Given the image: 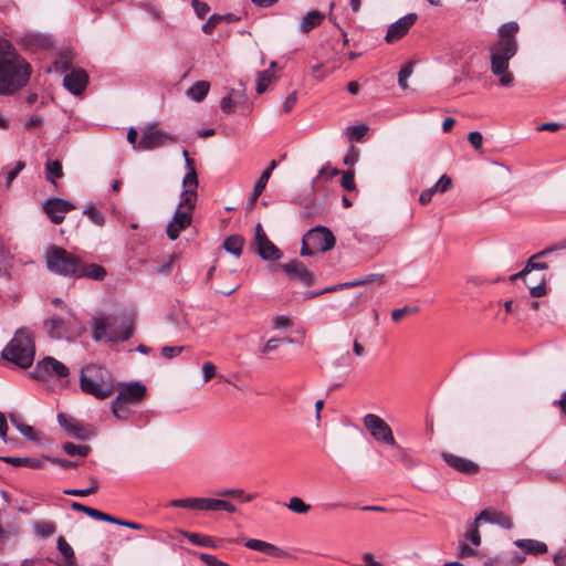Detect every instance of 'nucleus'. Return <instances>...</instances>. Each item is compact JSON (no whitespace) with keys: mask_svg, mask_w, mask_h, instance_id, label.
Wrapping results in <instances>:
<instances>
[{"mask_svg":"<svg viewBox=\"0 0 566 566\" xmlns=\"http://www.w3.org/2000/svg\"><path fill=\"white\" fill-rule=\"evenodd\" d=\"M31 69L12 43L0 36V95H12L30 78Z\"/></svg>","mask_w":566,"mask_h":566,"instance_id":"obj_1","label":"nucleus"},{"mask_svg":"<svg viewBox=\"0 0 566 566\" xmlns=\"http://www.w3.org/2000/svg\"><path fill=\"white\" fill-rule=\"evenodd\" d=\"M1 356L3 359L20 368H29L33 364L35 356L34 335L32 331L28 327L17 329L12 339L2 349Z\"/></svg>","mask_w":566,"mask_h":566,"instance_id":"obj_2","label":"nucleus"},{"mask_svg":"<svg viewBox=\"0 0 566 566\" xmlns=\"http://www.w3.org/2000/svg\"><path fill=\"white\" fill-rule=\"evenodd\" d=\"M80 387L83 392L97 399H105L115 390L111 373L95 364L87 365L81 369Z\"/></svg>","mask_w":566,"mask_h":566,"instance_id":"obj_3","label":"nucleus"},{"mask_svg":"<svg viewBox=\"0 0 566 566\" xmlns=\"http://www.w3.org/2000/svg\"><path fill=\"white\" fill-rule=\"evenodd\" d=\"M132 335V322L125 316L108 315L94 321L93 338L97 342H126Z\"/></svg>","mask_w":566,"mask_h":566,"instance_id":"obj_4","label":"nucleus"},{"mask_svg":"<svg viewBox=\"0 0 566 566\" xmlns=\"http://www.w3.org/2000/svg\"><path fill=\"white\" fill-rule=\"evenodd\" d=\"M80 263V258L61 247L53 245L45 253L48 270L62 276L76 277Z\"/></svg>","mask_w":566,"mask_h":566,"instance_id":"obj_5","label":"nucleus"},{"mask_svg":"<svg viewBox=\"0 0 566 566\" xmlns=\"http://www.w3.org/2000/svg\"><path fill=\"white\" fill-rule=\"evenodd\" d=\"M514 44L505 43L502 46L493 44L491 48V72L499 76V84L509 87L514 82V76L509 72V62L516 54Z\"/></svg>","mask_w":566,"mask_h":566,"instance_id":"obj_6","label":"nucleus"},{"mask_svg":"<svg viewBox=\"0 0 566 566\" xmlns=\"http://www.w3.org/2000/svg\"><path fill=\"white\" fill-rule=\"evenodd\" d=\"M185 164L187 172L182 178V187L184 190L180 193L179 203L177 209H182L185 211H192L196 208L198 193V175L195 168L192 160L189 157L187 150H184Z\"/></svg>","mask_w":566,"mask_h":566,"instance_id":"obj_7","label":"nucleus"},{"mask_svg":"<svg viewBox=\"0 0 566 566\" xmlns=\"http://www.w3.org/2000/svg\"><path fill=\"white\" fill-rule=\"evenodd\" d=\"M45 328L50 337L67 340L76 338L84 331L83 325L73 315L66 318L54 316L45 322Z\"/></svg>","mask_w":566,"mask_h":566,"instance_id":"obj_8","label":"nucleus"},{"mask_svg":"<svg viewBox=\"0 0 566 566\" xmlns=\"http://www.w3.org/2000/svg\"><path fill=\"white\" fill-rule=\"evenodd\" d=\"M174 143H176L174 136L159 129L155 124H147L142 130L138 150H150Z\"/></svg>","mask_w":566,"mask_h":566,"instance_id":"obj_9","label":"nucleus"},{"mask_svg":"<svg viewBox=\"0 0 566 566\" xmlns=\"http://www.w3.org/2000/svg\"><path fill=\"white\" fill-rule=\"evenodd\" d=\"M363 422L376 441L392 447L396 446L392 430L381 417L374 413H367L363 418Z\"/></svg>","mask_w":566,"mask_h":566,"instance_id":"obj_10","label":"nucleus"},{"mask_svg":"<svg viewBox=\"0 0 566 566\" xmlns=\"http://www.w3.org/2000/svg\"><path fill=\"white\" fill-rule=\"evenodd\" d=\"M32 374L36 379H46L52 377L61 379L66 378L70 374V370L60 360L48 356L36 364V367Z\"/></svg>","mask_w":566,"mask_h":566,"instance_id":"obj_11","label":"nucleus"},{"mask_svg":"<svg viewBox=\"0 0 566 566\" xmlns=\"http://www.w3.org/2000/svg\"><path fill=\"white\" fill-rule=\"evenodd\" d=\"M307 242L313 245L317 252H326L335 247L336 239L331 230L325 227H315L304 234Z\"/></svg>","mask_w":566,"mask_h":566,"instance_id":"obj_12","label":"nucleus"},{"mask_svg":"<svg viewBox=\"0 0 566 566\" xmlns=\"http://www.w3.org/2000/svg\"><path fill=\"white\" fill-rule=\"evenodd\" d=\"M57 422L65 432L73 438L86 440L94 436V431L90 426H85L81 421L65 413L60 412L57 415Z\"/></svg>","mask_w":566,"mask_h":566,"instance_id":"obj_13","label":"nucleus"},{"mask_svg":"<svg viewBox=\"0 0 566 566\" xmlns=\"http://www.w3.org/2000/svg\"><path fill=\"white\" fill-rule=\"evenodd\" d=\"M72 201L62 198H51L43 203V210L54 224H60L65 219V213L74 210Z\"/></svg>","mask_w":566,"mask_h":566,"instance_id":"obj_14","label":"nucleus"},{"mask_svg":"<svg viewBox=\"0 0 566 566\" xmlns=\"http://www.w3.org/2000/svg\"><path fill=\"white\" fill-rule=\"evenodd\" d=\"M255 244L263 260H279L282 256L280 249L269 240L260 223L255 226Z\"/></svg>","mask_w":566,"mask_h":566,"instance_id":"obj_15","label":"nucleus"},{"mask_svg":"<svg viewBox=\"0 0 566 566\" xmlns=\"http://www.w3.org/2000/svg\"><path fill=\"white\" fill-rule=\"evenodd\" d=\"M281 270L290 277L310 286L314 282L313 273L298 260H292L280 265Z\"/></svg>","mask_w":566,"mask_h":566,"instance_id":"obj_16","label":"nucleus"},{"mask_svg":"<svg viewBox=\"0 0 566 566\" xmlns=\"http://www.w3.org/2000/svg\"><path fill=\"white\" fill-rule=\"evenodd\" d=\"M192 222V213L182 209H176L172 219L168 222L166 228L167 237L170 240H176L180 232L187 229Z\"/></svg>","mask_w":566,"mask_h":566,"instance_id":"obj_17","label":"nucleus"},{"mask_svg":"<svg viewBox=\"0 0 566 566\" xmlns=\"http://www.w3.org/2000/svg\"><path fill=\"white\" fill-rule=\"evenodd\" d=\"M416 21V13H408L405 17L398 19L396 22L389 25L385 38L386 41L388 43H394L400 40L408 33L409 29L415 24Z\"/></svg>","mask_w":566,"mask_h":566,"instance_id":"obj_18","label":"nucleus"},{"mask_svg":"<svg viewBox=\"0 0 566 566\" xmlns=\"http://www.w3.org/2000/svg\"><path fill=\"white\" fill-rule=\"evenodd\" d=\"M146 395V387L140 382H128L118 386L117 399L129 405H136L142 401Z\"/></svg>","mask_w":566,"mask_h":566,"instance_id":"obj_19","label":"nucleus"},{"mask_svg":"<svg viewBox=\"0 0 566 566\" xmlns=\"http://www.w3.org/2000/svg\"><path fill=\"white\" fill-rule=\"evenodd\" d=\"M88 83V75L82 69H74L64 76L63 85L73 95H81Z\"/></svg>","mask_w":566,"mask_h":566,"instance_id":"obj_20","label":"nucleus"},{"mask_svg":"<svg viewBox=\"0 0 566 566\" xmlns=\"http://www.w3.org/2000/svg\"><path fill=\"white\" fill-rule=\"evenodd\" d=\"M244 546L249 549L256 551L273 557H286L289 555L282 548L261 539H248L244 543Z\"/></svg>","mask_w":566,"mask_h":566,"instance_id":"obj_21","label":"nucleus"},{"mask_svg":"<svg viewBox=\"0 0 566 566\" xmlns=\"http://www.w3.org/2000/svg\"><path fill=\"white\" fill-rule=\"evenodd\" d=\"M518 24L514 21L502 24L499 29L500 39L494 44L499 46L505 43L514 44V50L517 51L518 44L515 34L518 32Z\"/></svg>","mask_w":566,"mask_h":566,"instance_id":"obj_22","label":"nucleus"},{"mask_svg":"<svg viewBox=\"0 0 566 566\" xmlns=\"http://www.w3.org/2000/svg\"><path fill=\"white\" fill-rule=\"evenodd\" d=\"M475 522H489L506 530H510L513 526L512 520L506 514L502 512H490L488 510L481 511L475 517Z\"/></svg>","mask_w":566,"mask_h":566,"instance_id":"obj_23","label":"nucleus"},{"mask_svg":"<svg viewBox=\"0 0 566 566\" xmlns=\"http://www.w3.org/2000/svg\"><path fill=\"white\" fill-rule=\"evenodd\" d=\"M514 545L521 548L523 553L534 556L544 555L548 552V547L544 542L532 538L516 539Z\"/></svg>","mask_w":566,"mask_h":566,"instance_id":"obj_24","label":"nucleus"},{"mask_svg":"<svg viewBox=\"0 0 566 566\" xmlns=\"http://www.w3.org/2000/svg\"><path fill=\"white\" fill-rule=\"evenodd\" d=\"M563 248H566V244L549 247V248L544 249L543 251H539V252L533 254L526 262V265H525L526 271L528 273H531L534 270H547L548 264L546 262H536V260L548 255L549 253H552L553 251H555L557 249H563Z\"/></svg>","mask_w":566,"mask_h":566,"instance_id":"obj_25","label":"nucleus"},{"mask_svg":"<svg viewBox=\"0 0 566 566\" xmlns=\"http://www.w3.org/2000/svg\"><path fill=\"white\" fill-rule=\"evenodd\" d=\"M106 276V270L96 263L85 264L81 261L76 277H88L101 281Z\"/></svg>","mask_w":566,"mask_h":566,"instance_id":"obj_26","label":"nucleus"},{"mask_svg":"<svg viewBox=\"0 0 566 566\" xmlns=\"http://www.w3.org/2000/svg\"><path fill=\"white\" fill-rule=\"evenodd\" d=\"M325 15L318 10L308 11L301 21L300 30L303 33H308L314 28L318 27L324 20Z\"/></svg>","mask_w":566,"mask_h":566,"instance_id":"obj_27","label":"nucleus"},{"mask_svg":"<svg viewBox=\"0 0 566 566\" xmlns=\"http://www.w3.org/2000/svg\"><path fill=\"white\" fill-rule=\"evenodd\" d=\"M11 423L17 430L31 442H41L43 434L34 427L25 424L15 418H11Z\"/></svg>","mask_w":566,"mask_h":566,"instance_id":"obj_28","label":"nucleus"},{"mask_svg":"<svg viewBox=\"0 0 566 566\" xmlns=\"http://www.w3.org/2000/svg\"><path fill=\"white\" fill-rule=\"evenodd\" d=\"M210 84L207 81H198L187 90V96L195 102H201L209 93Z\"/></svg>","mask_w":566,"mask_h":566,"instance_id":"obj_29","label":"nucleus"},{"mask_svg":"<svg viewBox=\"0 0 566 566\" xmlns=\"http://www.w3.org/2000/svg\"><path fill=\"white\" fill-rule=\"evenodd\" d=\"M64 453L69 457L86 458L91 454V447L87 444H76L73 442H65L62 446Z\"/></svg>","mask_w":566,"mask_h":566,"instance_id":"obj_30","label":"nucleus"},{"mask_svg":"<svg viewBox=\"0 0 566 566\" xmlns=\"http://www.w3.org/2000/svg\"><path fill=\"white\" fill-rule=\"evenodd\" d=\"M181 534L193 545L216 548L218 545L208 535L182 531Z\"/></svg>","mask_w":566,"mask_h":566,"instance_id":"obj_31","label":"nucleus"},{"mask_svg":"<svg viewBox=\"0 0 566 566\" xmlns=\"http://www.w3.org/2000/svg\"><path fill=\"white\" fill-rule=\"evenodd\" d=\"M448 467L464 475H474L480 471L476 462H447Z\"/></svg>","mask_w":566,"mask_h":566,"instance_id":"obj_32","label":"nucleus"},{"mask_svg":"<svg viewBox=\"0 0 566 566\" xmlns=\"http://www.w3.org/2000/svg\"><path fill=\"white\" fill-rule=\"evenodd\" d=\"M269 179H270L269 178V172L268 171H263L261 174V176L258 178V180L255 181L253 190H252V192L250 195V198H249V202H250L251 207H253L255 205L258 198L261 196V193L265 189V186H266Z\"/></svg>","mask_w":566,"mask_h":566,"instance_id":"obj_33","label":"nucleus"},{"mask_svg":"<svg viewBox=\"0 0 566 566\" xmlns=\"http://www.w3.org/2000/svg\"><path fill=\"white\" fill-rule=\"evenodd\" d=\"M45 174L48 180L55 186V178L63 177L62 164L59 160H48L45 164Z\"/></svg>","mask_w":566,"mask_h":566,"instance_id":"obj_34","label":"nucleus"},{"mask_svg":"<svg viewBox=\"0 0 566 566\" xmlns=\"http://www.w3.org/2000/svg\"><path fill=\"white\" fill-rule=\"evenodd\" d=\"M371 282H379V283H381L382 282V275L381 274H375V273L368 274V275L361 276L359 279H356V280H353V281H348L346 283H342V284H339V287L340 289H352V287L365 285L367 283H371Z\"/></svg>","mask_w":566,"mask_h":566,"instance_id":"obj_35","label":"nucleus"},{"mask_svg":"<svg viewBox=\"0 0 566 566\" xmlns=\"http://www.w3.org/2000/svg\"><path fill=\"white\" fill-rule=\"evenodd\" d=\"M227 252L239 256L242 253L243 239L240 235H230L223 242Z\"/></svg>","mask_w":566,"mask_h":566,"instance_id":"obj_36","label":"nucleus"},{"mask_svg":"<svg viewBox=\"0 0 566 566\" xmlns=\"http://www.w3.org/2000/svg\"><path fill=\"white\" fill-rule=\"evenodd\" d=\"M129 406V403L119 401L117 398H115L112 401V412L116 419L126 420L132 413Z\"/></svg>","mask_w":566,"mask_h":566,"instance_id":"obj_37","label":"nucleus"},{"mask_svg":"<svg viewBox=\"0 0 566 566\" xmlns=\"http://www.w3.org/2000/svg\"><path fill=\"white\" fill-rule=\"evenodd\" d=\"M273 77H274V74L271 70H264V71H261L258 73V78H256L258 94H262L268 90Z\"/></svg>","mask_w":566,"mask_h":566,"instance_id":"obj_38","label":"nucleus"},{"mask_svg":"<svg viewBox=\"0 0 566 566\" xmlns=\"http://www.w3.org/2000/svg\"><path fill=\"white\" fill-rule=\"evenodd\" d=\"M83 214L98 227H103L105 224V216L93 205L86 206L83 210Z\"/></svg>","mask_w":566,"mask_h":566,"instance_id":"obj_39","label":"nucleus"},{"mask_svg":"<svg viewBox=\"0 0 566 566\" xmlns=\"http://www.w3.org/2000/svg\"><path fill=\"white\" fill-rule=\"evenodd\" d=\"M169 506L184 507V509H189V510H193V511H199L200 510V497L176 499L169 503Z\"/></svg>","mask_w":566,"mask_h":566,"instance_id":"obj_40","label":"nucleus"},{"mask_svg":"<svg viewBox=\"0 0 566 566\" xmlns=\"http://www.w3.org/2000/svg\"><path fill=\"white\" fill-rule=\"evenodd\" d=\"M56 548L64 558V562L75 560L74 551L63 536L57 538Z\"/></svg>","mask_w":566,"mask_h":566,"instance_id":"obj_41","label":"nucleus"},{"mask_svg":"<svg viewBox=\"0 0 566 566\" xmlns=\"http://www.w3.org/2000/svg\"><path fill=\"white\" fill-rule=\"evenodd\" d=\"M222 20H231V14H227V15L212 14V15H210L208 21L205 24H202L201 31L206 34L212 33V31L216 29V27Z\"/></svg>","mask_w":566,"mask_h":566,"instance_id":"obj_42","label":"nucleus"},{"mask_svg":"<svg viewBox=\"0 0 566 566\" xmlns=\"http://www.w3.org/2000/svg\"><path fill=\"white\" fill-rule=\"evenodd\" d=\"M286 507L298 514H306L311 510V505L306 504L301 497L293 496L286 504Z\"/></svg>","mask_w":566,"mask_h":566,"instance_id":"obj_43","label":"nucleus"},{"mask_svg":"<svg viewBox=\"0 0 566 566\" xmlns=\"http://www.w3.org/2000/svg\"><path fill=\"white\" fill-rule=\"evenodd\" d=\"M481 522H475V518L470 523L469 528L465 533V538L470 541L474 546H479L481 544V536L479 532V524Z\"/></svg>","mask_w":566,"mask_h":566,"instance_id":"obj_44","label":"nucleus"},{"mask_svg":"<svg viewBox=\"0 0 566 566\" xmlns=\"http://www.w3.org/2000/svg\"><path fill=\"white\" fill-rule=\"evenodd\" d=\"M413 72V63H408L401 67L398 73V85L401 90H406L408 87L407 80L411 76Z\"/></svg>","mask_w":566,"mask_h":566,"instance_id":"obj_45","label":"nucleus"},{"mask_svg":"<svg viewBox=\"0 0 566 566\" xmlns=\"http://www.w3.org/2000/svg\"><path fill=\"white\" fill-rule=\"evenodd\" d=\"M536 476L547 481H558L564 476V472L560 470L538 469Z\"/></svg>","mask_w":566,"mask_h":566,"instance_id":"obj_46","label":"nucleus"},{"mask_svg":"<svg viewBox=\"0 0 566 566\" xmlns=\"http://www.w3.org/2000/svg\"><path fill=\"white\" fill-rule=\"evenodd\" d=\"M98 489L97 480H93V488L87 489H66L63 491L66 495H73V496H87L91 494H94Z\"/></svg>","mask_w":566,"mask_h":566,"instance_id":"obj_47","label":"nucleus"},{"mask_svg":"<svg viewBox=\"0 0 566 566\" xmlns=\"http://www.w3.org/2000/svg\"><path fill=\"white\" fill-rule=\"evenodd\" d=\"M452 188V180L448 175H442L431 189L434 193H444Z\"/></svg>","mask_w":566,"mask_h":566,"instance_id":"obj_48","label":"nucleus"},{"mask_svg":"<svg viewBox=\"0 0 566 566\" xmlns=\"http://www.w3.org/2000/svg\"><path fill=\"white\" fill-rule=\"evenodd\" d=\"M368 127L366 125L348 126L346 134L350 139L360 140L367 133Z\"/></svg>","mask_w":566,"mask_h":566,"instance_id":"obj_49","label":"nucleus"},{"mask_svg":"<svg viewBox=\"0 0 566 566\" xmlns=\"http://www.w3.org/2000/svg\"><path fill=\"white\" fill-rule=\"evenodd\" d=\"M36 535L42 538L49 537L55 533V527L49 522H40L34 526Z\"/></svg>","mask_w":566,"mask_h":566,"instance_id":"obj_50","label":"nucleus"},{"mask_svg":"<svg viewBox=\"0 0 566 566\" xmlns=\"http://www.w3.org/2000/svg\"><path fill=\"white\" fill-rule=\"evenodd\" d=\"M177 256L175 254L168 255L165 260H163L156 268V272L164 274L169 273L172 269L174 263L176 262Z\"/></svg>","mask_w":566,"mask_h":566,"instance_id":"obj_51","label":"nucleus"},{"mask_svg":"<svg viewBox=\"0 0 566 566\" xmlns=\"http://www.w3.org/2000/svg\"><path fill=\"white\" fill-rule=\"evenodd\" d=\"M220 500L211 497H200L199 511H219Z\"/></svg>","mask_w":566,"mask_h":566,"instance_id":"obj_52","label":"nucleus"},{"mask_svg":"<svg viewBox=\"0 0 566 566\" xmlns=\"http://www.w3.org/2000/svg\"><path fill=\"white\" fill-rule=\"evenodd\" d=\"M340 185L343 188H345L348 191L355 190V180H354V171L348 170L344 171L342 175Z\"/></svg>","mask_w":566,"mask_h":566,"instance_id":"obj_53","label":"nucleus"},{"mask_svg":"<svg viewBox=\"0 0 566 566\" xmlns=\"http://www.w3.org/2000/svg\"><path fill=\"white\" fill-rule=\"evenodd\" d=\"M184 349H185L184 346H164L161 348V355L166 359H171V358L177 357L178 355H180L184 352Z\"/></svg>","mask_w":566,"mask_h":566,"instance_id":"obj_54","label":"nucleus"},{"mask_svg":"<svg viewBox=\"0 0 566 566\" xmlns=\"http://www.w3.org/2000/svg\"><path fill=\"white\" fill-rule=\"evenodd\" d=\"M417 311H418L417 307H408V306L396 308L391 312V318L395 322H399L406 315L416 313Z\"/></svg>","mask_w":566,"mask_h":566,"instance_id":"obj_55","label":"nucleus"},{"mask_svg":"<svg viewBox=\"0 0 566 566\" xmlns=\"http://www.w3.org/2000/svg\"><path fill=\"white\" fill-rule=\"evenodd\" d=\"M192 8L199 19H203L207 13L210 11V7L206 2H201L199 0H192Z\"/></svg>","mask_w":566,"mask_h":566,"instance_id":"obj_56","label":"nucleus"},{"mask_svg":"<svg viewBox=\"0 0 566 566\" xmlns=\"http://www.w3.org/2000/svg\"><path fill=\"white\" fill-rule=\"evenodd\" d=\"M200 559L206 566H230L229 564L219 560L216 556L206 553L200 555Z\"/></svg>","mask_w":566,"mask_h":566,"instance_id":"obj_57","label":"nucleus"},{"mask_svg":"<svg viewBox=\"0 0 566 566\" xmlns=\"http://www.w3.org/2000/svg\"><path fill=\"white\" fill-rule=\"evenodd\" d=\"M530 294H531L532 297H542V296H544L546 294V279L543 277L537 285L532 286L530 289Z\"/></svg>","mask_w":566,"mask_h":566,"instance_id":"obj_58","label":"nucleus"},{"mask_svg":"<svg viewBox=\"0 0 566 566\" xmlns=\"http://www.w3.org/2000/svg\"><path fill=\"white\" fill-rule=\"evenodd\" d=\"M8 421L3 412L0 411V437L4 443L12 442V439L7 436Z\"/></svg>","mask_w":566,"mask_h":566,"instance_id":"obj_59","label":"nucleus"},{"mask_svg":"<svg viewBox=\"0 0 566 566\" xmlns=\"http://www.w3.org/2000/svg\"><path fill=\"white\" fill-rule=\"evenodd\" d=\"M232 93H233V90L231 91L230 94H228L227 96L222 97L221 102H220V108L226 114H230V113L233 112Z\"/></svg>","mask_w":566,"mask_h":566,"instance_id":"obj_60","label":"nucleus"},{"mask_svg":"<svg viewBox=\"0 0 566 566\" xmlns=\"http://www.w3.org/2000/svg\"><path fill=\"white\" fill-rule=\"evenodd\" d=\"M468 140L475 150H480L482 148L483 137L481 133L471 132L468 136Z\"/></svg>","mask_w":566,"mask_h":566,"instance_id":"obj_61","label":"nucleus"},{"mask_svg":"<svg viewBox=\"0 0 566 566\" xmlns=\"http://www.w3.org/2000/svg\"><path fill=\"white\" fill-rule=\"evenodd\" d=\"M290 326H292V322L284 315H277L273 318V328L275 329L287 328Z\"/></svg>","mask_w":566,"mask_h":566,"instance_id":"obj_62","label":"nucleus"},{"mask_svg":"<svg viewBox=\"0 0 566 566\" xmlns=\"http://www.w3.org/2000/svg\"><path fill=\"white\" fill-rule=\"evenodd\" d=\"M296 102H297V93L294 91L291 94H289L287 97L285 98V101L283 103V111L285 113H290L293 109V107L295 106Z\"/></svg>","mask_w":566,"mask_h":566,"instance_id":"obj_63","label":"nucleus"},{"mask_svg":"<svg viewBox=\"0 0 566 566\" xmlns=\"http://www.w3.org/2000/svg\"><path fill=\"white\" fill-rule=\"evenodd\" d=\"M203 380L208 381L216 375V366L211 361H205L202 365Z\"/></svg>","mask_w":566,"mask_h":566,"instance_id":"obj_64","label":"nucleus"}]
</instances>
